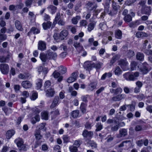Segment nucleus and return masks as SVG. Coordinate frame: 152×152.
Wrapping results in <instances>:
<instances>
[{"mask_svg": "<svg viewBox=\"0 0 152 152\" xmlns=\"http://www.w3.org/2000/svg\"><path fill=\"white\" fill-rule=\"evenodd\" d=\"M80 145L79 141H75L73 145L69 147V151L70 152H77L78 151L77 148L79 147Z\"/></svg>", "mask_w": 152, "mask_h": 152, "instance_id": "nucleus-3", "label": "nucleus"}, {"mask_svg": "<svg viewBox=\"0 0 152 152\" xmlns=\"http://www.w3.org/2000/svg\"><path fill=\"white\" fill-rule=\"evenodd\" d=\"M118 64L123 69L128 65V63L126 59H121L118 61Z\"/></svg>", "mask_w": 152, "mask_h": 152, "instance_id": "nucleus-17", "label": "nucleus"}, {"mask_svg": "<svg viewBox=\"0 0 152 152\" xmlns=\"http://www.w3.org/2000/svg\"><path fill=\"white\" fill-rule=\"evenodd\" d=\"M95 66V64L93 63L91 64L88 62H86L84 63V67L85 68H87L88 69H91L92 67Z\"/></svg>", "mask_w": 152, "mask_h": 152, "instance_id": "nucleus-24", "label": "nucleus"}, {"mask_svg": "<svg viewBox=\"0 0 152 152\" xmlns=\"http://www.w3.org/2000/svg\"><path fill=\"white\" fill-rule=\"evenodd\" d=\"M21 84L23 87L26 89L31 88L32 86V83L28 80L23 81Z\"/></svg>", "mask_w": 152, "mask_h": 152, "instance_id": "nucleus-7", "label": "nucleus"}, {"mask_svg": "<svg viewBox=\"0 0 152 152\" xmlns=\"http://www.w3.org/2000/svg\"><path fill=\"white\" fill-rule=\"evenodd\" d=\"M143 12L145 14L148 15H150L151 12V8L150 7H145Z\"/></svg>", "mask_w": 152, "mask_h": 152, "instance_id": "nucleus-41", "label": "nucleus"}, {"mask_svg": "<svg viewBox=\"0 0 152 152\" xmlns=\"http://www.w3.org/2000/svg\"><path fill=\"white\" fill-rule=\"evenodd\" d=\"M80 17L78 15L73 18L71 20L72 23L74 24H76L78 23V21L80 20Z\"/></svg>", "mask_w": 152, "mask_h": 152, "instance_id": "nucleus-31", "label": "nucleus"}, {"mask_svg": "<svg viewBox=\"0 0 152 152\" xmlns=\"http://www.w3.org/2000/svg\"><path fill=\"white\" fill-rule=\"evenodd\" d=\"M87 105L86 104L82 102L80 106V109L82 113H85L86 110V107Z\"/></svg>", "mask_w": 152, "mask_h": 152, "instance_id": "nucleus-29", "label": "nucleus"}, {"mask_svg": "<svg viewBox=\"0 0 152 152\" xmlns=\"http://www.w3.org/2000/svg\"><path fill=\"white\" fill-rule=\"evenodd\" d=\"M77 77V73L74 72L72 73L71 76L67 79V82L69 83H72L76 80Z\"/></svg>", "mask_w": 152, "mask_h": 152, "instance_id": "nucleus-8", "label": "nucleus"}, {"mask_svg": "<svg viewBox=\"0 0 152 152\" xmlns=\"http://www.w3.org/2000/svg\"><path fill=\"white\" fill-rule=\"evenodd\" d=\"M99 26L102 30H105L107 27L106 25L104 22L100 23Z\"/></svg>", "mask_w": 152, "mask_h": 152, "instance_id": "nucleus-53", "label": "nucleus"}, {"mask_svg": "<svg viewBox=\"0 0 152 152\" xmlns=\"http://www.w3.org/2000/svg\"><path fill=\"white\" fill-rule=\"evenodd\" d=\"M47 54L48 59H49L55 60L57 56V55L56 53L50 52Z\"/></svg>", "mask_w": 152, "mask_h": 152, "instance_id": "nucleus-18", "label": "nucleus"}, {"mask_svg": "<svg viewBox=\"0 0 152 152\" xmlns=\"http://www.w3.org/2000/svg\"><path fill=\"white\" fill-rule=\"evenodd\" d=\"M114 93L116 94H118L119 93H121L122 91V89L121 88H118L114 90Z\"/></svg>", "mask_w": 152, "mask_h": 152, "instance_id": "nucleus-64", "label": "nucleus"}, {"mask_svg": "<svg viewBox=\"0 0 152 152\" xmlns=\"http://www.w3.org/2000/svg\"><path fill=\"white\" fill-rule=\"evenodd\" d=\"M126 55L128 58H131L134 55V52L132 50H129L128 51Z\"/></svg>", "mask_w": 152, "mask_h": 152, "instance_id": "nucleus-49", "label": "nucleus"}, {"mask_svg": "<svg viewBox=\"0 0 152 152\" xmlns=\"http://www.w3.org/2000/svg\"><path fill=\"white\" fill-rule=\"evenodd\" d=\"M88 9L90 11L95 10L97 7V4L95 3L88 2L86 5Z\"/></svg>", "mask_w": 152, "mask_h": 152, "instance_id": "nucleus-9", "label": "nucleus"}, {"mask_svg": "<svg viewBox=\"0 0 152 152\" xmlns=\"http://www.w3.org/2000/svg\"><path fill=\"white\" fill-rule=\"evenodd\" d=\"M51 113L52 117L54 118L59 114V111L58 109H57L54 111L51 112Z\"/></svg>", "mask_w": 152, "mask_h": 152, "instance_id": "nucleus-44", "label": "nucleus"}, {"mask_svg": "<svg viewBox=\"0 0 152 152\" xmlns=\"http://www.w3.org/2000/svg\"><path fill=\"white\" fill-rule=\"evenodd\" d=\"M137 65V63L136 62L132 61L130 64V68L131 70L133 71L135 69Z\"/></svg>", "mask_w": 152, "mask_h": 152, "instance_id": "nucleus-38", "label": "nucleus"}, {"mask_svg": "<svg viewBox=\"0 0 152 152\" xmlns=\"http://www.w3.org/2000/svg\"><path fill=\"white\" fill-rule=\"evenodd\" d=\"M137 0H129L125 2V4L128 6H130L135 2Z\"/></svg>", "mask_w": 152, "mask_h": 152, "instance_id": "nucleus-58", "label": "nucleus"}, {"mask_svg": "<svg viewBox=\"0 0 152 152\" xmlns=\"http://www.w3.org/2000/svg\"><path fill=\"white\" fill-rule=\"evenodd\" d=\"M93 133L91 132H88L86 130H84L83 132L82 135L84 137H91Z\"/></svg>", "mask_w": 152, "mask_h": 152, "instance_id": "nucleus-21", "label": "nucleus"}, {"mask_svg": "<svg viewBox=\"0 0 152 152\" xmlns=\"http://www.w3.org/2000/svg\"><path fill=\"white\" fill-rule=\"evenodd\" d=\"M116 38L118 39H121L122 37V32L120 30L117 31L115 34Z\"/></svg>", "mask_w": 152, "mask_h": 152, "instance_id": "nucleus-45", "label": "nucleus"}, {"mask_svg": "<svg viewBox=\"0 0 152 152\" xmlns=\"http://www.w3.org/2000/svg\"><path fill=\"white\" fill-rule=\"evenodd\" d=\"M126 95L125 94H123L118 95L115 96L112 98V100L114 101H118L125 98Z\"/></svg>", "mask_w": 152, "mask_h": 152, "instance_id": "nucleus-12", "label": "nucleus"}, {"mask_svg": "<svg viewBox=\"0 0 152 152\" xmlns=\"http://www.w3.org/2000/svg\"><path fill=\"white\" fill-rule=\"evenodd\" d=\"M80 24L81 26H86L87 24V22L86 20H83L80 21Z\"/></svg>", "mask_w": 152, "mask_h": 152, "instance_id": "nucleus-62", "label": "nucleus"}, {"mask_svg": "<svg viewBox=\"0 0 152 152\" xmlns=\"http://www.w3.org/2000/svg\"><path fill=\"white\" fill-rule=\"evenodd\" d=\"M40 118L39 116L37 114L34 117L32 118L31 120V122L32 124H35L37 121H39L40 120Z\"/></svg>", "mask_w": 152, "mask_h": 152, "instance_id": "nucleus-32", "label": "nucleus"}, {"mask_svg": "<svg viewBox=\"0 0 152 152\" xmlns=\"http://www.w3.org/2000/svg\"><path fill=\"white\" fill-rule=\"evenodd\" d=\"M33 1L32 0H26L25 2L26 6L27 7H31Z\"/></svg>", "mask_w": 152, "mask_h": 152, "instance_id": "nucleus-51", "label": "nucleus"}, {"mask_svg": "<svg viewBox=\"0 0 152 152\" xmlns=\"http://www.w3.org/2000/svg\"><path fill=\"white\" fill-rule=\"evenodd\" d=\"M143 143V140H137L136 142V143L138 146L139 147L141 146Z\"/></svg>", "mask_w": 152, "mask_h": 152, "instance_id": "nucleus-61", "label": "nucleus"}, {"mask_svg": "<svg viewBox=\"0 0 152 152\" xmlns=\"http://www.w3.org/2000/svg\"><path fill=\"white\" fill-rule=\"evenodd\" d=\"M42 80L41 79H38L36 83V88L37 89H40L42 86Z\"/></svg>", "mask_w": 152, "mask_h": 152, "instance_id": "nucleus-40", "label": "nucleus"}, {"mask_svg": "<svg viewBox=\"0 0 152 152\" xmlns=\"http://www.w3.org/2000/svg\"><path fill=\"white\" fill-rule=\"evenodd\" d=\"M59 69H61V73L62 74L65 73L66 71V67H63V66H60L59 67Z\"/></svg>", "mask_w": 152, "mask_h": 152, "instance_id": "nucleus-59", "label": "nucleus"}, {"mask_svg": "<svg viewBox=\"0 0 152 152\" xmlns=\"http://www.w3.org/2000/svg\"><path fill=\"white\" fill-rule=\"evenodd\" d=\"M96 131H99L102 128V125L100 123L98 122L97 123L96 125Z\"/></svg>", "mask_w": 152, "mask_h": 152, "instance_id": "nucleus-48", "label": "nucleus"}, {"mask_svg": "<svg viewBox=\"0 0 152 152\" xmlns=\"http://www.w3.org/2000/svg\"><path fill=\"white\" fill-rule=\"evenodd\" d=\"M79 114V110H76L72 112L71 115L74 118H76L78 116Z\"/></svg>", "mask_w": 152, "mask_h": 152, "instance_id": "nucleus-46", "label": "nucleus"}, {"mask_svg": "<svg viewBox=\"0 0 152 152\" xmlns=\"http://www.w3.org/2000/svg\"><path fill=\"white\" fill-rule=\"evenodd\" d=\"M51 85V83L49 81H46L44 84V87L45 88H48Z\"/></svg>", "mask_w": 152, "mask_h": 152, "instance_id": "nucleus-57", "label": "nucleus"}, {"mask_svg": "<svg viewBox=\"0 0 152 152\" xmlns=\"http://www.w3.org/2000/svg\"><path fill=\"white\" fill-rule=\"evenodd\" d=\"M45 123H42L40 124L38 126V130L44 129V130H46V128H45Z\"/></svg>", "mask_w": 152, "mask_h": 152, "instance_id": "nucleus-50", "label": "nucleus"}, {"mask_svg": "<svg viewBox=\"0 0 152 152\" xmlns=\"http://www.w3.org/2000/svg\"><path fill=\"white\" fill-rule=\"evenodd\" d=\"M148 64L146 63L143 64L142 66L140 69V70L142 74H145L148 72V70L147 67Z\"/></svg>", "mask_w": 152, "mask_h": 152, "instance_id": "nucleus-13", "label": "nucleus"}, {"mask_svg": "<svg viewBox=\"0 0 152 152\" xmlns=\"http://www.w3.org/2000/svg\"><path fill=\"white\" fill-rule=\"evenodd\" d=\"M15 132L14 130H9L7 131L6 134V137L8 139H10L14 135Z\"/></svg>", "mask_w": 152, "mask_h": 152, "instance_id": "nucleus-25", "label": "nucleus"}, {"mask_svg": "<svg viewBox=\"0 0 152 152\" xmlns=\"http://www.w3.org/2000/svg\"><path fill=\"white\" fill-rule=\"evenodd\" d=\"M15 142L17 146L20 148L21 150H25L26 146L23 144V141L21 138H18L15 140Z\"/></svg>", "mask_w": 152, "mask_h": 152, "instance_id": "nucleus-4", "label": "nucleus"}, {"mask_svg": "<svg viewBox=\"0 0 152 152\" xmlns=\"http://www.w3.org/2000/svg\"><path fill=\"white\" fill-rule=\"evenodd\" d=\"M59 98L58 96H55L51 104L50 107L51 108H53L55 107L58 103Z\"/></svg>", "mask_w": 152, "mask_h": 152, "instance_id": "nucleus-19", "label": "nucleus"}, {"mask_svg": "<svg viewBox=\"0 0 152 152\" xmlns=\"http://www.w3.org/2000/svg\"><path fill=\"white\" fill-rule=\"evenodd\" d=\"M11 57L10 55H8L6 57L2 56L0 57V62L1 63H4Z\"/></svg>", "mask_w": 152, "mask_h": 152, "instance_id": "nucleus-35", "label": "nucleus"}, {"mask_svg": "<svg viewBox=\"0 0 152 152\" xmlns=\"http://www.w3.org/2000/svg\"><path fill=\"white\" fill-rule=\"evenodd\" d=\"M38 97L37 93L35 91H33L32 92V95L30 96V99L32 100H34Z\"/></svg>", "mask_w": 152, "mask_h": 152, "instance_id": "nucleus-33", "label": "nucleus"}, {"mask_svg": "<svg viewBox=\"0 0 152 152\" xmlns=\"http://www.w3.org/2000/svg\"><path fill=\"white\" fill-rule=\"evenodd\" d=\"M53 37L58 42H59L60 40H61L60 38V34L58 36L57 34H55L53 36Z\"/></svg>", "mask_w": 152, "mask_h": 152, "instance_id": "nucleus-63", "label": "nucleus"}, {"mask_svg": "<svg viewBox=\"0 0 152 152\" xmlns=\"http://www.w3.org/2000/svg\"><path fill=\"white\" fill-rule=\"evenodd\" d=\"M0 70L3 74H7L9 72V66L7 64H0Z\"/></svg>", "mask_w": 152, "mask_h": 152, "instance_id": "nucleus-2", "label": "nucleus"}, {"mask_svg": "<svg viewBox=\"0 0 152 152\" xmlns=\"http://www.w3.org/2000/svg\"><path fill=\"white\" fill-rule=\"evenodd\" d=\"M39 58L43 62H45L48 59V54H45L43 53H42L40 54Z\"/></svg>", "mask_w": 152, "mask_h": 152, "instance_id": "nucleus-22", "label": "nucleus"}, {"mask_svg": "<svg viewBox=\"0 0 152 152\" xmlns=\"http://www.w3.org/2000/svg\"><path fill=\"white\" fill-rule=\"evenodd\" d=\"M21 95L23 97L26 98L29 96V94L28 92L27 91H24L21 92Z\"/></svg>", "mask_w": 152, "mask_h": 152, "instance_id": "nucleus-47", "label": "nucleus"}, {"mask_svg": "<svg viewBox=\"0 0 152 152\" xmlns=\"http://www.w3.org/2000/svg\"><path fill=\"white\" fill-rule=\"evenodd\" d=\"M73 45L78 53H80L81 51H83V47L80 42H78L77 41H74Z\"/></svg>", "mask_w": 152, "mask_h": 152, "instance_id": "nucleus-5", "label": "nucleus"}, {"mask_svg": "<svg viewBox=\"0 0 152 152\" xmlns=\"http://www.w3.org/2000/svg\"><path fill=\"white\" fill-rule=\"evenodd\" d=\"M127 131L126 129H121L119 130V134H117L116 137L118 138H121L127 135Z\"/></svg>", "mask_w": 152, "mask_h": 152, "instance_id": "nucleus-6", "label": "nucleus"}, {"mask_svg": "<svg viewBox=\"0 0 152 152\" xmlns=\"http://www.w3.org/2000/svg\"><path fill=\"white\" fill-rule=\"evenodd\" d=\"M41 118L42 119L45 120H48V113L45 111H44L41 113Z\"/></svg>", "mask_w": 152, "mask_h": 152, "instance_id": "nucleus-30", "label": "nucleus"}, {"mask_svg": "<svg viewBox=\"0 0 152 152\" xmlns=\"http://www.w3.org/2000/svg\"><path fill=\"white\" fill-rule=\"evenodd\" d=\"M143 52L148 55L152 56V50L145 49L143 51Z\"/></svg>", "mask_w": 152, "mask_h": 152, "instance_id": "nucleus-55", "label": "nucleus"}, {"mask_svg": "<svg viewBox=\"0 0 152 152\" xmlns=\"http://www.w3.org/2000/svg\"><path fill=\"white\" fill-rule=\"evenodd\" d=\"M148 43V41L147 40H145L144 41V42L142 45V47L141 48V50L143 52V51L146 49H145L146 47L147 44Z\"/></svg>", "mask_w": 152, "mask_h": 152, "instance_id": "nucleus-56", "label": "nucleus"}, {"mask_svg": "<svg viewBox=\"0 0 152 152\" xmlns=\"http://www.w3.org/2000/svg\"><path fill=\"white\" fill-rule=\"evenodd\" d=\"M31 32H32L34 34H37L40 32V31L38 28L35 27H33L28 33V35H30Z\"/></svg>", "mask_w": 152, "mask_h": 152, "instance_id": "nucleus-26", "label": "nucleus"}, {"mask_svg": "<svg viewBox=\"0 0 152 152\" xmlns=\"http://www.w3.org/2000/svg\"><path fill=\"white\" fill-rule=\"evenodd\" d=\"M30 76V75L28 74L26 75H23L22 74H20L18 75V77L21 79L25 80L27 79Z\"/></svg>", "mask_w": 152, "mask_h": 152, "instance_id": "nucleus-42", "label": "nucleus"}, {"mask_svg": "<svg viewBox=\"0 0 152 152\" xmlns=\"http://www.w3.org/2000/svg\"><path fill=\"white\" fill-rule=\"evenodd\" d=\"M124 19L125 22H129L132 20V18L130 15H128L125 16Z\"/></svg>", "mask_w": 152, "mask_h": 152, "instance_id": "nucleus-43", "label": "nucleus"}, {"mask_svg": "<svg viewBox=\"0 0 152 152\" xmlns=\"http://www.w3.org/2000/svg\"><path fill=\"white\" fill-rule=\"evenodd\" d=\"M139 75V72H137L132 73L128 72L123 75L124 78L128 81H134L137 79Z\"/></svg>", "mask_w": 152, "mask_h": 152, "instance_id": "nucleus-1", "label": "nucleus"}, {"mask_svg": "<svg viewBox=\"0 0 152 152\" xmlns=\"http://www.w3.org/2000/svg\"><path fill=\"white\" fill-rule=\"evenodd\" d=\"M15 26L16 28L18 30L22 31L23 30V28L20 22L16 20L15 22Z\"/></svg>", "mask_w": 152, "mask_h": 152, "instance_id": "nucleus-23", "label": "nucleus"}, {"mask_svg": "<svg viewBox=\"0 0 152 152\" xmlns=\"http://www.w3.org/2000/svg\"><path fill=\"white\" fill-rule=\"evenodd\" d=\"M114 72L116 75L118 76L121 74L122 71L119 66H117L115 68Z\"/></svg>", "mask_w": 152, "mask_h": 152, "instance_id": "nucleus-36", "label": "nucleus"}, {"mask_svg": "<svg viewBox=\"0 0 152 152\" xmlns=\"http://www.w3.org/2000/svg\"><path fill=\"white\" fill-rule=\"evenodd\" d=\"M94 27V25L93 23H90L88 26V30L89 31H91L93 29Z\"/></svg>", "mask_w": 152, "mask_h": 152, "instance_id": "nucleus-52", "label": "nucleus"}, {"mask_svg": "<svg viewBox=\"0 0 152 152\" xmlns=\"http://www.w3.org/2000/svg\"><path fill=\"white\" fill-rule=\"evenodd\" d=\"M55 93L54 89L50 88L48 89L46 91V95L48 97H53Z\"/></svg>", "mask_w": 152, "mask_h": 152, "instance_id": "nucleus-16", "label": "nucleus"}, {"mask_svg": "<svg viewBox=\"0 0 152 152\" xmlns=\"http://www.w3.org/2000/svg\"><path fill=\"white\" fill-rule=\"evenodd\" d=\"M38 49L43 51L46 49V45L45 42L43 41L39 42L38 45Z\"/></svg>", "mask_w": 152, "mask_h": 152, "instance_id": "nucleus-10", "label": "nucleus"}, {"mask_svg": "<svg viewBox=\"0 0 152 152\" xmlns=\"http://www.w3.org/2000/svg\"><path fill=\"white\" fill-rule=\"evenodd\" d=\"M135 104H131L127 105H126V106L127 107L129 106L130 110L131 111H134V110H135Z\"/></svg>", "mask_w": 152, "mask_h": 152, "instance_id": "nucleus-60", "label": "nucleus"}, {"mask_svg": "<svg viewBox=\"0 0 152 152\" xmlns=\"http://www.w3.org/2000/svg\"><path fill=\"white\" fill-rule=\"evenodd\" d=\"M51 24V22L49 21L47 23H44L42 24V26L44 29L46 30L50 27Z\"/></svg>", "mask_w": 152, "mask_h": 152, "instance_id": "nucleus-28", "label": "nucleus"}, {"mask_svg": "<svg viewBox=\"0 0 152 152\" xmlns=\"http://www.w3.org/2000/svg\"><path fill=\"white\" fill-rule=\"evenodd\" d=\"M140 24L139 21L138 20L135 22L131 23L129 24V26L130 27L134 28L137 26L139 25Z\"/></svg>", "mask_w": 152, "mask_h": 152, "instance_id": "nucleus-39", "label": "nucleus"}, {"mask_svg": "<svg viewBox=\"0 0 152 152\" xmlns=\"http://www.w3.org/2000/svg\"><path fill=\"white\" fill-rule=\"evenodd\" d=\"M52 75L55 78H57L60 76V74L55 70L53 72Z\"/></svg>", "mask_w": 152, "mask_h": 152, "instance_id": "nucleus-54", "label": "nucleus"}, {"mask_svg": "<svg viewBox=\"0 0 152 152\" xmlns=\"http://www.w3.org/2000/svg\"><path fill=\"white\" fill-rule=\"evenodd\" d=\"M112 2L113 3L112 7L113 10L112 11L110 12L109 13V14L111 15H113L114 14H116L117 13V10L119 6L117 5L116 3L114 2L113 1Z\"/></svg>", "mask_w": 152, "mask_h": 152, "instance_id": "nucleus-11", "label": "nucleus"}, {"mask_svg": "<svg viewBox=\"0 0 152 152\" xmlns=\"http://www.w3.org/2000/svg\"><path fill=\"white\" fill-rule=\"evenodd\" d=\"M34 135L36 138L38 140L40 139L42 137V136L40 134V131L39 130L36 131Z\"/></svg>", "mask_w": 152, "mask_h": 152, "instance_id": "nucleus-37", "label": "nucleus"}, {"mask_svg": "<svg viewBox=\"0 0 152 152\" xmlns=\"http://www.w3.org/2000/svg\"><path fill=\"white\" fill-rule=\"evenodd\" d=\"M68 34V31L65 30H63L60 33V38L61 40H63L66 37Z\"/></svg>", "mask_w": 152, "mask_h": 152, "instance_id": "nucleus-15", "label": "nucleus"}, {"mask_svg": "<svg viewBox=\"0 0 152 152\" xmlns=\"http://www.w3.org/2000/svg\"><path fill=\"white\" fill-rule=\"evenodd\" d=\"M136 58L137 60L142 61L144 59V55L142 53L138 52L136 54Z\"/></svg>", "mask_w": 152, "mask_h": 152, "instance_id": "nucleus-34", "label": "nucleus"}, {"mask_svg": "<svg viewBox=\"0 0 152 152\" xmlns=\"http://www.w3.org/2000/svg\"><path fill=\"white\" fill-rule=\"evenodd\" d=\"M48 9L50 11L52 14L55 13L57 10V8L56 7L53 5H50L47 7Z\"/></svg>", "mask_w": 152, "mask_h": 152, "instance_id": "nucleus-27", "label": "nucleus"}, {"mask_svg": "<svg viewBox=\"0 0 152 152\" xmlns=\"http://www.w3.org/2000/svg\"><path fill=\"white\" fill-rule=\"evenodd\" d=\"M97 84V83L95 82H93L90 83L89 84L87 87V90L90 91H93L96 88Z\"/></svg>", "mask_w": 152, "mask_h": 152, "instance_id": "nucleus-14", "label": "nucleus"}, {"mask_svg": "<svg viewBox=\"0 0 152 152\" xmlns=\"http://www.w3.org/2000/svg\"><path fill=\"white\" fill-rule=\"evenodd\" d=\"M136 36L137 38H142L147 37L148 35L147 33L143 32H138L136 33Z\"/></svg>", "mask_w": 152, "mask_h": 152, "instance_id": "nucleus-20", "label": "nucleus"}]
</instances>
